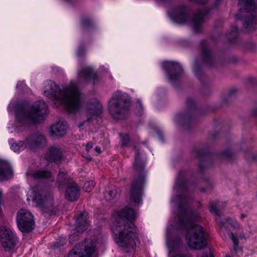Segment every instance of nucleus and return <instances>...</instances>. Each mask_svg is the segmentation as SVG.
Here are the masks:
<instances>
[{"label": "nucleus", "mask_w": 257, "mask_h": 257, "mask_svg": "<svg viewBox=\"0 0 257 257\" xmlns=\"http://www.w3.org/2000/svg\"><path fill=\"white\" fill-rule=\"evenodd\" d=\"M185 189L184 178L178 176L171 200L172 207L177 210V223L172 227L185 228V239L188 246L195 249H201L207 245L204 232L202 226L195 223L199 219V213L193 212L187 208L188 198Z\"/></svg>", "instance_id": "f257e3e1"}, {"label": "nucleus", "mask_w": 257, "mask_h": 257, "mask_svg": "<svg viewBox=\"0 0 257 257\" xmlns=\"http://www.w3.org/2000/svg\"><path fill=\"white\" fill-rule=\"evenodd\" d=\"M98 77L90 67H85L79 70L76 81H72L61 89L58 85L51 80L44 83L43 94L49 102L56 106H65L69 113H75L81 108V92L77 87L78 84L91 82L93 84L97 83Z\"/></svg>", "instance_id": "f03ea898"}, {"label": "nucleus", "mask_w": 257, "mask_h": 257, "mask_svg": "<svg viewBox=\"0 0 257 257\" xmlns=\"http://www.w3.org/2000/svg\"><path fill=\"white\" fill-rule=\"evenodd\" d=\"M135 217V211L127 207L115 213L111 229L118 246L133 248L139 242L138 231L133 222Z\"/></svg>", "instance_id": "7ed1b4c3"}, {"label": "nucleus", "mask_w": 257, "mask_h": 257, "mask_svg": "<svg viewBox=\"0 0 257 257\" xmlns=\"http://www.w3.org/2000/svg\"><path fill=\"white\" fill-rule=\"evenodd\" d=\"M8 109L9 112L15 111L16 113L15 122L8 126L10 132L15 135L23 132L29 124L43 120L48 113L46 103L42 100L36 101L29 108L21 104H15L12 100Z\"/></svg>", "instance_id": "20e7f679"}, {"label": "nucleus", "mask_w": 257, "mask_h": 257, "mask_svg": "<svg viewBox=\"0 0 257 257\" xmlns=\"http://www.w3.org/2000/svg\"><path fill=\"white\" fill-rule=\"evenodd\" d=\"M130 100L125 93L115 91L108 102V110L110 114L115 119L125 117L129 111Z\"/></svg>", "instance_id": "39448f33"}, {"label": "nucleus", "mask_w": 257, "mask_h": 257, "mask_svg": "<svg viewBox=\"0 0 257 257\" xmlns=\"http://www.w3.org/2000/svg\"><path fill=\"white\" fill-rule=\"evenodd\" d=\"M57 183L59 189H61L62 186H67L65 196L68 200L74 201L78 199L79 196V189L76 184L70 180L67 175L60 172L58 176Z\"/></svg>", "instance_id": "423d86ee"}, {"label": "nucleus", "mask_w": 257, "mask_h": 257, "mask_svg": "<svg viewBox=\"0 0 257 257\" xmlns=\"http://www.w3.org/2000/svg\"><path fill=\"white\" fill-rule=\"evenodd\" d=\"M0 242L2 247L7 251L13 250L18 242L16 235L8 227H0Z\"/></svg>", "instance_id": "0eeeda50"}, {"label": "nucleus", "mask_w": 257, "mask_h": 257, "mask_svg": "<svg viewBox=\"0 0 257 257\" xmlns=\"http://www.w3.org/2000/svg\"><path fill=\"white\" fill-rule=\"evenodd\" d=\"M17 222L19 229L22 232H29L34 228L33 216L26 209H21L18 212Z\"/></svg>", "instance_id": "6e6552de"}, {"label": "nucleus", "mask_w": 257, "mask_h": 257, "mask_svg": "<svg viewBox=\"0 0 257 257\" xmlns=\"http://www.w3.org/2000/svg\"><path fill=\"white\" fill-rule=\"evenodd\" d=\"M166 243L169 249L168 257H191L186 254L180 252L181 242L180 239L176 236H172L171 230L167 228L166 232Z\"/></svg>", "instance_id": "1a4fd4ad"}, {"label": "nucleus", "mask_w": 257, "mask_h": 257, "mask_svg": "<svg viewBox=\"0 0 257 257\" xmlns=\"http://www.w3.org/2000/svg\"><path fill=\"white\" fill-rule=\"evenodd\" d=\"M145 181V175L141 174L136 177L132 183L130 191V199L135 205H139L142 203L143 188Z\"/></svg>", "instance_id": "9d476101"}, {"label": "nucleus", "mask_w": 257, "mask_h": 257, "mask_svg": "<svg viewBox=\"0 0 257 257\" xmlns=\"http://www.w3.org/2000/svg\"><path fill=\"white\" fill-rule=\"evenodd\" d=\"M52 197L51 194L46 195L44 191L39 186L31 188L27 193V200H32L36 206H42L47 201L51 200Z\"/></svg>", "instance_id": "9b49d317"}, {"label": "nucleus", "mask_w": 257, "mask_h": 257, "mask_svg": "<svg viewBox=\"0 0 257 257\" xmlns=\"http://www.w3.org/2000/svg\"><path fill=\"white\" fill-rule=\"evenodd\" d=\"M161 65L165 70L168 79L171 82L178 80L183 73L182 67L178 62L164 61L162 62Z\"/></svg>", "instance_id": "f8f14e48"}, {"label": "nucleus", "mask_w": 257, "mask_h": 257, "mask_svg": "<svg viewBox=\"0 0 257 257\" xmlns=\"http://www.w3.org/2000/svg\"><path fill=\"white\" fill-rule=\"evenodd\" d=\"M168 16L174 23L182 24L188 22V15L184 7L179 6L172 9L168 12Z\"/></svg>", "instance_id": "ddd939ff"}, {"label": "nucleus", "mask_w": 257, "mask_h": 257, "mask_svg": "<svg viewBox=\"0 0 257 257\" xmlns=\"http://www.w3.org/2000/svg\"><path fill=\"white\" fill-rule=\"evenodd\" d=\"M102 112V106L99 101L95 99L89 102L85 110L88 121L95 119Z\"/></svg>", "instance_id": "4468645a"}, {"label": "nucleus", "mask_w": 257, "mask_h": 257, "mask_svg": "<svg viewBox=\"0 0 257 257\" xmlns=\"http://www.w3.org/2000/svg\"><path fill=\"white\" fill-rule=\"evenodd\" d=\"M28 149H34L42 147L46 144L45 137L41 134H36L28 137L26 139Z\"/></svg>", "instance_id": "2eb2a0df"}, {"label": "nucleus", "mask_w": 257, "mask_h": 257, "mask_svg": "<svg viewBox=\"0 0 257 257\" xmlns=\"http://www.w3.org/2000/svg\"><path fill=\"white\" fill-rule=\"evenodd\" d=\"M79 249L82 248V254L84 257H90L96 249V241L91 239H86L84 242L77 245Z\"/></svg>", "instance_id": "dca6fc26"}, {"label": "nucleus", "mask_w": 257, "mask_h": 257, "mask_svg": "<svg viewBox=\"0 0 257 257\" xmlns=\"http://www.w3.org/2000/svg\"><path fill=\"white\" fill-rule=\"evenodd\" d=\"M67 128V123L59 121L50 127V133L52 136H63L66 134Z\"/></svg>", "instance_id": "f3484780"}, {"label": "nucleus", "mask_w": 257, "mask_h": 257, "mask_svg": "<svg viewBox=\"0 0 257 257\" xmlns=\"http://www.w3.org/2000/svg\"><path fill=\"white\" fill-rule=\"evenodd\" d=\"M12 174L9 163L5 160L0 159V181L10 178Z\"/></svg>", "instance_id": "a211bd4d"}, {"label": "nucleus", "mask_w": 257, "mask_h": 257, "mask_svg": "<svg viewBox=\"0 0 257 257\" xmlns=\"http://www.w3.org/2000/svg\"><path fill=\"white\" fill-rule=\"evenodd\" d=\"M205 16V13L199 12L195 16L193 19L190 22V24L193 31L195 33L199 32L202 29V24Z\"/></svg>", "instance_id": "6ab92c4d"}, {"label": "nucleus", "mask_w": 257, "mask_h": 257, "mask_svg": "<svg viewBox=\"0 0 257 257\" xmlns=\"http://www.w3.org/2000/svg\"><path fill=\"white\" fill-rule=\"evenodd\" d=\"M62 157V151L59 148L55 146L51 147L47 152L46 158L49 161L56 162L61 159Z\"/></svg>", "instance_id": "aec40b11"}, {"label": "nucleus", "mask_w": 257, "mask_h": 257, "mask_svg": "<svg viewBox=\"0 0 257 257\" xmlns=\"http://www.w3.org/2000/svg\"><path fill=\"white\" fill-rule=\"evenodd\" d=\"M85 215V212L81 213L76 218V230L78 232L84 231L89 225V222L86 220Z\"/></svg>", "instance_id": "412c9836"}, {"label": "nucleus", "mask_w": 257, "mask_h": 257, "mask_svg": "<svg viewBox=\"0 0 257 257\" xmlns=\"http://www.w3.org/2000/svg\"><path fill=\"white\" fill-rule=\"evenodd\" d=\"M120 190L114 185L107 187L104 192V197L106 200L111 201L117 198L119 194Z\"/></svg>", "instance_id": "4be33fe9"}, {"label": "nucleus", "mask_w": 257, "mask_h": 257, "mask_svg": "<svg viewBox=\"0 0 257 257\" xmlns=\"http://www.w3.org/2000/svg\"><path fill=\"white\" fill-rule=\"evenodd\" d=\"M26 175L28 178L45 179L50 177L51 176V173L49 171L43 170H39L35 172L30 170L27 172Z\"/></svg>", "instance_id": "5701e85b"}, {"label": "nucleus", "mask_w": 257, "mask_h": 257, "mask_svg": "<svg viewBox=\"0 0 257 257\" xmlns=\"http://www.w3.org/2000/svg\"><path fill=\"white\" fill-rule=\"evenodd\" d=\"M136 155L134 163V167L138 171L142 170L145 165L146 161L144 157H141L139 150L135 148Z\"/></svg>", "instance_id": "b1692460"}, {"label": "nucleus", "mask_w": 257, "mask_h": 257, "mask_svg": "<svg viewBox=\"0 0 257 257\" xmlns=\"http://www.w3.org/2000/svg\"><path fill=\"white\" fill-rule=\"evenodd\" d=\"M12 140H10L9 142L11 149L15 152H20L26 148L28 149V146L26 141L25 142L19 141L17 143H12Z\"/></svg>", "instance_id": "393cba45"}, {"label": "nucleus", "mask_w": 257, "mask_h": 257, "mask_svg": "<svg viewBox=\"0 0 257 257\" xmlns=\"http://www.w3.org/2000/svg\"><path fill=\"white\" fill-rule=\"evenodd\" d=\"M241 11L243 9L248 11L255 10L253 0H238Z\"/></svg>", "instance_id": "a878e982"}, {"label": "nucleus", "mask_w": 257, "mask_h": 257, "mask_svg": "<svg viewBox=\"0 0 257 257\" xmlns=\"http://www.w3.org/2000/svg\"><path fill=\"white\" fill-rule=\"evenodd\" d=\"M257 24V18H253V17H249L244 24V27L251 30L253 29Z\"/></svg>", "instance_id": "bb28decb"}, {"label": "nucleus", "mask_w": 257, "mask_h": 257, "mask_svg": "<svg viewBox=\"0 0 257 257\" xmlns=\"http://www.w3.org/2000/svg\"><path fill=\"white\" fill-rule=\"evenodd\" d=\"M82 249L76 245L69 253L68 257H84L82 254Z\"/></svg>", "instance_id": "cd10ccee"}, {"label": "nucleus", "mask_w": 257, "mask_h": 257, "mask_svg": "<svg viewBox=\"0 0 257 257\" xmlns=\"http://www.w3.org/2000/svg\"><path fill=\"white\" fill-rule=\"evenodd\" d=\"M95 183L93 181L86 182L83 185V189L86 192H90L93 188Z\"/></svg>", "instance_id": "c85d7f7f"}, {"label": "nucleus", "mask_w": 257, "mask_h": 257, "mask_svg": "<svg viewBox=\"0 0 257 257\" xmlns=\"http://www.w3.org/2000/svg\"><path fill=\"white\" fill-rule=\"evenodd\" d=\"M219 206V202H216L215 203H211L210 209V211L212 213H213L214 214L216 215H219V211L218 210V207Z\"/></svg>", "instance_id": "c756f323"}, {"label": "nucleus", "mask_w": 257, "mask_h": 257, "mask_svg": "<svg viewBox=\"0 0 257 257\" xmlns=\"http://www.w3.org/2000/svg\"><path fill=\"white\" fill-rule=\"evenodd\" d=\"M229 235L232 239L233 242L234 244V250H236L237 249L238 244V241L237 236L236 235H235L232 232H230L229 233Z\"/></svg>", "instance_id": "7c9ffc66"}, {"label": "nucleus", "mask_w": 257, "mask_h": 257, "mask_svg": "<svg viewBox=\"0 0 257 257\" xmlns=\"http://www.w3.org/2000/svg\"><path fill=\"white\" fill-rule=\"evenodd\" d=\"M227 222L231 226L235 228H238L240 227L239 223L236 220L229 219L227 220Z\"/></svg>", "instance_id": "2f4dec72"}, {"label": "nucleus", "mask_w": 257, "mask_h": 257, "mask_svg": "<svg viewBox=\"0 0 257 257\" xmlns=\"http://www.w3.org/2000/svg\"><path fill=\"white\" fill-rule=\"evenodd\" d=\"M121 138L122 140V144L123 146L126 145L130 141L129 136L126 134L121 135Z\"/></svg>", "instance_id": "473e14b6"}, {"label": "nucleus", "mask_w": 257, "mask_h": 257, "mask_svg": "<svg viewBox=\"0 0 257 257\" xmlns=\"http://www.w3.org/2000/svg\"><path fill=\"white\" fill-rule=\"evenodd\" d=\"M25 87H26V84H25V82H24V81L18 82V83L16 86V88L18 89L22 90L25 89Z\"/></svg>", "instance_id": "72a5a7b5"}, {"label": "nucleus", "mask_w": 257, "mask_h": 257, "mask_svg": "<svg viewBox=\"0 0 257 257\" xmlns=\"http://www.w3.org/2000/svg\"><path fill=\"white\" fill-rule=\"evenodd\" d=\"M193 71L195 75L197 76H198L199 74L201 73V70L200 67L197 65V64L194 66Z\"/></svg>", "instance_id": "f704fd0d"}, {"label": "nucleus", "mask_w": 257, "mask_h": 257, "mask_svg": "<svg viewBox=\"0 0 257 257\" xmlns=\"http://www.w3.org/2000/svg\"><path fill=\"white\" fill-rule=\"evenodd\" d=\"M137 106L139 107V112H140L142 109V104L140 100H138L137 101Z\"/></svg>", "instance_id": "c9c22d12"}, {"label": "nucleus", "mask_w": 257, "mask_h": 257, "mask_svg": "<svg viewBox=\"0 0 257 257\" xmlns=\"http://www.w3.org/2000/svg\"><path fill=\"white\" fill-rule=\"evenodd\" d=\"M237 33V28L236 26H234L231 31V35L233 36H235Z\"/></svg>", "instance_id": "e433bc0d"}, {"label": "nucleus", "mask_w": 257, "mask_h": 257, "mask_svg": "<svg viewBox=\"0 0 257 257\" xmlns=\"http://www.w3.org/2000/svg\"><path fill=\"white\" fill-rule=\"evenodd\" d=\"M93 147V145L91 143H88L86 146V149L87 151H89Z\"/></svg>", "instance_id": "4c0bfd02"}, {"label": "nucleus", "mask_w": 257, "mask_h": 257, "mask_svg": "<svg viewBox=\"0 0 257 257\" xmlns=\"http://www.w3.org/2000/svg\"><path fill=\"white\" fill-rule=\"evenodd\" d=\"M201 257H213L212 253L209 251L208 253L203 254Z\"/></svg>", "instance_id": "58836bf2"}, {"label": "nucleus", "mask_w": 257, "mask_h": 257, "mask_svg": "<svg viewBox=\"0 0 257 257\" xmlns=\"http://www.w3.org/2000/svg\"><path fill=\"white\" fill-rule=\"evenodd\" d=\"M207 2V0H197V2L200 4L204 5L206 4Z\"/></svg>", "instance_id": "ea45409f"}, {"label": "nucleus", "mask_w": 257, "mask_h": 257, "mask_svg": "<svg viewBox=\"0 0 257 257\" xmlns=\"http://www.w3.org/2000/svg\"><path fill=\"white\" fill-rule=\"evenodd\" d=\"M95 151L97 154H100L101 153V149L100 147H96L95 148Z\"/></svg>", "instance_id": "a19ab883"}, {"label": "nucleus", "mask_w": 257, "mask_h": 257, "mask_svg": "<svg viewBox=\"0 0 257 257\" xmlns=\"http://www.w3.org/2000/svg\"><path fill=\"white\" fill-rule=\"evenodd\" d=\"M90 21L89 20H86L85 21H82V24L84 25H86L87 23H89Z\"/></svg>", "instance_id": "79ce46f5"}, {"label": "nucleus", "mask_w": 257, "mask_h": 257, "mask_svg": "<svg viewBox=\"0 0 257 257\" xmlns=\"http://www.w3.org/2000/svg\"><path fill=\"white\" fill-rule=\"evenodd\" d=\"M83 52V50H82L81 49L79 48L78 51H77V54L78 55H80L81 54V53Z\"/></svg>", "instance_id": "37998d69"}, {"label": "nucleus", "mask_w": 257, "mask_h": 257, "mask_svg": "<svg viewBox=\"0 0 257 257\" xmlns=\"http://www.w3.org/2000/svg\"><path fill=\"white\" fill-rule=\"evenodd\" d=\"M73 237H74V236L73 235H70V242L71 243H72L73 241Z\"/></svg>", "instance_id": "c03bdc74"}, {"label": "nucleus", "mask_w": 257, "mask_h": 257, "mask_svg": "<svg viewBox=\"0 0 257 257\" xmlns=\"http://www.w3.org/2000/svg\"><path fill=\"white\" fill-rule=\"evenodd\" d=\"M207 53V54H209V51L208 50H204V52H203V55H204V57H206V54L205 53Z\"/></svg>", "instance_id": "a18cd8bd"}, {"label": "nucleus", "mask_w": 257, "mask_h": 257, "mask_svg": "<svg viewBox=\"0 0 257 257\" xmlns=\"http://www.w3.org/2000/svg\"><path fill=\"white\" fill-rule=\"evenodd\" d=\"M245 217H246V215L245 214H242L241 215V218H244Z\"/></svg>", "instance_id": "49530a36"}, {"label": "nucleus", "mask_w": 257, "mask_h": 257, "mask_svg": "<svg viewBox=\"0 0 257 257\" xmlns=\"http://www.w3.org/2000/svg\"><path fill=\"white\" fill-rule=\"evenodd\" d=\"M157 2H166L167 1V0H156Z\"/></svg>", "instance_id": "de8ad7c7"}, {"label": "nucleus", "mask_w": 257, "mask_h": 257, "mask_svg": "<svg viewBox=\"0 0 257 257\" xmlns=\"http://www.w3.org/2000/svg\"><path fill=\"white\" fill-rule=\"evenodd\" d=\"M83 125H84V122H83V123H81L79 124V127H81V126H83Z\"/></svg>", "instance_id": "09e8293b"}, {"label": "nucleus", "mask_w": 257, "mask_h": 257, "mask_svg": "<svg viewBox=\"0 0 257 257\" xmlns=\"http://www.w3.org/2000/svg\"><path fill=\"white\" fill-rule=\"evenodd\" d=\"M235 18H236V19H240V18L238 17V15H236V16H235Z\"/></svg>", "instance_id": "8fccbe9b"}, {"label": "nucleus", "mask_w": 257, "mask_h": 257, "mask_svg": "<svg viewBox=\"0 0 257 257\" xmlns=\"http://www.w3.org/2000/svg\"><path fill=\"white\" fill-rule=\"evenodd\" d=\"M64 1L65 2H70L71 0H64Z\"/></svg>", "instance_id": "3c124183"}, {"label": "nucleus", "mask_w": 257, "mask_h": 257, "mask_svg": "<svg viewBox=\"0 0 257 257\" xmlns=\"http://www.w3.org/2000/svg\"><path fill=\"white\" fill-rule=\"evenodd\" d=\"M225 155L226 157H229V155H228V154H227L226 153H225Z\"/></svg>", "instance_id": "603ef678"}, {"label": "nucleus", "mask_w": 257, "mask_h": 257, "mask_svg": "<svg viewBox=\"0 0 257 257\" xmlns=\"http://www.w3.org/2000/svg\"><path fill=\"white\" fill-rule=\"evenodd\" d=\"M239 237L241 238H244V236H240Z\"/></svg>", "instance_id": "864d4df0"}, {"label": "nucleus", "mask_w": 257, "mask_h": 257, "mask_svg": "<svg viewBox=\"0 0 257 257\" xmlns=\"http://www.w3.org/2000/svg\"><path fill=\"white\" fill-rule=\"evenodd\" d=\"M226 257H230L229 255H226Z\"/></svg>", "instance_id": "5fc2aeb1"}]
</instances>
